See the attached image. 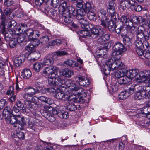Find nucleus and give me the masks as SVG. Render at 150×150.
<instances>
[{
    "label": "nucleus",
    "instance_id": "f257e3e1",
    "mask_svg": "<svg viewBox=\"0 0 150 150\" xmlns=\"http://www.w3.org/2000/svg\"><path fill=\"white\" fill-rule=\"evenodd\" d=\"M60 87L59 88L57 89L55 94V97L57 99L64 101L70 100L74 102L78 100V99L72 97L73 95L71 92L69 90V87Z\"/></svg>",
    "mask_w": 150,
    "mask_h": 150
},
{
    "label": "nucleus",
    "instance_id": "f03ea898",
    "mask_svg": "<svg viewBox=\"0 0 150 150\" xmlns=\"http://www.w3.org/2000/svg\"><path fill=\"white\" fill-rule=\"evenodd\" d=\"M48 84L50 86H57L62 87L69 86L71 80H64L59 77L51 76L48 79Z\"/></svg>",
    "mask_w": 150,
    "mask_h": 150
},
{
    "label": "nucleus",
    "instance_id": "7ed1b4c3",
    "mask_svg": "<svg viewBox=\"0 0 150 150\" xmlns=\"http://www.w3.org/2000/svg\"><path fill=\"white\" fill-rule=\"evenodd\" d=\"M71 84L69 86H68L69 90L70 91V92L72 93V94L73 95V97L76 98L74 97L76 94H77L78 96H81V97H85L87 96V93L86 92V91L82 88H79V87L76 86L75 84L71 81ZM78 99V101H79L80 100L79 98H76Z\"/></svg>",
    "mask_w": 150,
    "mask_h": 150
},
{
    "label": "nucleus",
    "instance_id": "20e7f679",
    "mask_svg": "<svg viewBox=\"0 0 150 150\" xmlns=\"http://www.w3.org/2000/svg\"><path fill=\"white\" fill-rule=\"evenodd\" d=\"M136 79L138 80L144 82L147 84L146 86L150 87V71L146 70L141 71L139 73L138 76Z\"/></svg>",
    "mask_w": 150,
    "mask_h": 150
},
{
    "label": "nucleus",
    "instance_id": "39448f33",
    "mask_svg": "<svg viewBox=\"0 0 150 150\" xmlns=\"http://www.w3.org/2000/svg\"><path fill=\"white\" fill-rule=\"evenodd\" d=\"M24 91L25 93L23 97L27 101L30 100L34 95L39 93V89L34 88L30 86L24 88Z\"/></svg>",
    "mask_w": 150,
    "mask_h": 150
},
{
    "label": "nucleus",
    "instance_id": "423d86ee",
    "mask_svg": "<svg viewBox=\"0 0 150 150\" xmlns=\"http://www.w3.org/2000/svg\"><path fill=\"white\" fill-rule=\"evenodd\" d=\"M126 32H123L122 31V33L121 35L122 37H123V41L125 44L128 47L131 45L132 44L131 39L133 36V31H127L125 30Z\"/></svg>",
    "mask_w": 150,
    "mask_h": 150
},
{
    "label": "nucleus",
    "instance_id": "0eeeda50",
    "mask_svg": "<svg viewBox=\"0 0 150 150\" xmlns=\"http://www.w3.org/2000/svg\"><path fill=\"white\" fill-rule=\"evenodd\" d=\"M79 22L81 28L84 30L81 31L80 36L83 38H86V36L91 37L90 33L88 31L86 30L89 28L88 22L83 19L81 20H79Z\"/></svg>",
    "mask_w": 150,
    "mask_h": 150
},
{
    "label": "nucleus",
    "instance_id": "6e6552de",
    "mask_svg": "<svg viewBox=\"0 0 150 150\" xmlns=\"http://www.w3.org/2000/svg\"><path fill=\"white\" fill-rule=\"evenodd\" d=\"M137 5L135 0H123L120 2V7L123 10H126L129 8L133 10L134 6Z\"/></svg>",
    "mask_w": 150,
    "mask_h": 150
},
{
    "label": "nucleus",
    "instance_id": "1a4fd4ad",
    "mask_svg": "<svg viewBox=\"0 0 150 150\" xmlns=\"http://www.w3.org/2000/svg\"><path fill=\"white\" fill-rule=\"evenodd\" d=\"M104 32V30L99 25H96L91 30L90 36L93 39H95L99 35H102Z\"/></svg>",
    "mask_w": 150,
    "mask_h": 150
},
{
    "label": "nucleus",
    "instance_id": "9d476101",
    "mask_svg": "<svg viewBox=\"0 0 150 150\" xmlns=\"http://www.w3.org/2000/svg\"><path fill=\"white\" fill-rule=\"evenodd\" d=\"M148 88L146 86L139 87V90L137 91L134 96L135 99L136 100H140L146 96L147 91L149 90L147 89Z\"/></svg>",
    "mask_w": 150,
    "mask_h": 150
},
{
    "label": "nucleus",
    "instance_id": "9b49d317",
    "mask_svg": "<svg viewBox=\"0 0 150 150\" xmlns=\"http://www.w3.org/2000/svg\"><path fill=\"white\" fill-rule=\"evenodd\" d=\"M75 79L80 86L83 87L88 86L90 83L88 79L83 76H76L75 78Z\"/></svg>",
    "mask_w": 150,
    "mask_h": 150
},
{
    "label": "nucleus",
    "instance_id": "f8f14e48",
    "mask_svg": "<svg viewBox=\"0 0 150 150\" xmlns=\"http://www.w3.org/2000/svg\"><path fill=\"white\" fill-rule=\"evenodd\" d=\"M25 33L30 40H33L38 38L40 33L37 30H33L32 29H28L25 31Z\"/></svg>",
    "mask_w": 150,
    "mask_h": 150
},
{
    "label": "nucleus",
    "instance_id": "ddd939ff",
    "mask_svg": "<svg viewBox=\"0 0 150 150\" xmlns=\"http://www.w3.org/2000/svg\"><path fill=\"white\" fill-rule=\"evenodd\" d=\"M134 87L132 86L128 89L121 92L118 95V98L121 100L125 99L134 93Z\"/></svg>",
    "mask_w": 150,
    "mask_h": 150
},
{
    "label": "nucleus",
    "instance_id": "4468645a",
    "mask_svg": "<svg viewBox=\"0 0 150 150\" xmlns=\"http://www.w3.org/2000/svg\"><path fill=\"white\" fill-rule=\"evenodd\" d=\"M82 3H77L76 5L77 9L76 10L78 13L77 19L79 20L83 19V17L85 15L84 6Z\"/></svg>",
    "mask_w": 150,
    "mask_h": 150
},
{
    "label": "nucleus",
    "instance_id": "2eb2a0df",
    "mask_svg": "<svg viewBox=\"0 0 150 150\" xmlns=\"http://www.w3.org/2000/svg\"><path fill=\"white\" fill-rule=\"evenodd\" d=\"M55 57V54H51L48 55L45 58L43 61V64L45 66L50 65L54 62V58Z\"/></svg>",
    "mask_w": 150,
    "mask_h": 150
},
{
    "label": "nucleus",
    "instance_id": "dca6fc26",
    "mask_svg": "<svg viewBox=\"0 0 150 150\" xmlns=\"http://www.w3.org/2000/svg\"><path fill=\"white\" fill-rule=\"evenodd\" d=\"M115 4L113 1H112L109 3L108 6V7L107 12L110 15L112 18L115 14Z\"/></svg>",
    "mask_w": 150,
    "mask_h": 150
},
{
    "label": "nucleus",
    "instance_id": "f3484780",
    "mask_svg": "<svg viewBox=\"0 0 150 150\" xmlns=\"http://www.w3.org/2000/svg\"><path fill=\"white\" fill-rule=\"evenodd\" d=\"M61 75L66 77L70 78L74 75L73 71L71 69L65 68L60 71Z\"/></svg>",
    "mask_w": 150,
    "mask_h": 150
},
{
    "label": "nucleus",
    "instance_id": "a211bd4d",
    "mask_svg": "<svg viewBox=\"0 0 150 150\" xmlns=\"http://www.w3.org/2000/svg\"><path fill=\"white\" fill-rule=\"evenodd\" d=\"M17 115H10L8 117L6 118V121L8 123H10L11 125H14V127H16L17 125Z\"/></svg>",
    "mask_w": 150,
    "mask_h": 150
},
{
    "label": "nucleus",
    "instance_id": "6ab92c4d",
    "mask_svg": "<svg viewBox=\"0 0 150 150\" xmlns=\"http://www.w3.org/2000/svg\"><path fill=\"white\" fill-rule=\"evenodd\" d=\"M124 65L123 63L120 59L117 58L115 59L114 63L113 64L114 69H117L118 68L120 69H123Z\"/></svg>",
    "mask_w": 150,
    "mask_h": 150
},
{
    "label": "nucleus",
    "instance_id": "aec40b11",
    "mask_svg": "<svg viewBox=\"0 0 150 150\" xmlns=\"http://www.w3.org/2000/svg\"><path fill=\"white\" fill-rule=\"evenodd\" d=\"M139 70L137 69H134L129 70V72L128 71L127 75L131 80L132 78L135 77L136 79L137 76H138Z\"/></svg>",
    "mask_w": 150,
    "mask_h": 150
},
{
    "label": "nucleus",
    "instance_id": "412c9836",
    "mask_svg": "<svg viewBox=\"0 0 150 150\" xmlns=\"http://www.w3.org/2000/svg\"><path fill=\"white\" fill-rule=\"evenodd\" d=\"M113 50L119 51L123 53L126 51V49L125 48L123 44L118 42L115 44L113 47Z\"/></svg>",
    "mask_w": 150,
    "mask_h": 150
},
{
    "label": "nucleus",
    "instance_id": "4be33fe9",
    "mask_svg": "<svg viewBox=\"0 0 150 150\" xmlns=\"http://www.w3.org/2000/svg\"><path fill=\"white\" fill-rule=\"evenodd\" d=\"M130 81V79L128 77L127 75L126 76L125 75L117 79L118 83L120 84H126Z\"/></svg>",
    "mask_w": 150,
    "mask_h": 150
},
{
    "label": "nucleus",
    "instance_id": "5701e85b",
    "mask_svg": "<svg viewBox=\"0 0 150 150\" xmlns=\"http://www.w3.org/2000/svg\"><path fill=\"white\" fill-rule=\"evenodd\" d=\"M21 76L24 79H28L30 78L32 75L31 71L28 69H23L21 72Z\"/></svg>",
    "mask_w": 150,
    "mask_h": 150
},
{
    "label": "nucleus",
    "instance_id": "b1692460",
    "mask_svg": "<svg viewBox=\"0 0 150 150\" xmlns=\"http://www.w3.org/2000/svg\"><path fill=\"white\" fill-rule=\"evenodd\" d=\"M66 11L67 12V14H69V16H76L77 18L78 13L76 10H75L73 7L71 6H68L67 9Z\"/></svg>",
    "mask_w": 150,
    "mask_h": 150
},
{
    "label": "nucleus",
    "instance_id": "393cba45",
    "mask_svg": "<svg viewBox=\"0 0 150 150\" xmlns=\"http://www.w3.org/2000/svg\"><path fill=\"white\" fill-rule=\"evenodd\" d=\"M84 10L85 12V15L86 13L91 11L94 8L93 5L89 2H86L84 6Z\"/></svg>",
    "mask_w": 150,
    "mask_h": 150
},
{
    "label": "nucleus",
    "instance_id": "a878e982",
    "mask_svg": "<svg viewBox=\"0 0 150 150\" xmlns=\"http://www.w3.org/2000/svg\"><path fill=\"white\" fill-rule=\"evenodd\" d=\"M30 100L29 101H27L28 102L27 103H26V105L25 108L28 111V110L32 112L33 110L36 109L37 107V106H34L35 105L34 103L31 102Z\"/></svg>",
    "mask_w": 150,
    "mask_h": 150
},
{
    "label": "nucleus",
    "instance_id": "bb28decb",
    "mask_svg": "<svg viewBox=\"0 0 150 150\" xmlns=\"http://www.w3.org/2000/svg\"><path fill=\"white\" fill-rule=\"evenodd\" d=\"M133 21L129 19L128 18L125 24H126V25L127 26V28L129 29L130 31H133L135 29L134 27L133 26V24L132 22Z\"/></svg>",
    "mask_w": 150,
    "mask_h": 150
},
{
    "label": "nucleus",
    "instance_id": "cd10ccee",
    "mask_svg": "<svg viewBox=\"0 0 150 150\" xmlns=\"http://www.w3.org/2000/svg\"><path fill=\"white\" fill-rule=\"evenodd\" d=\"M136 37L137 39L142 40L143 42H146L149 40V37L146 35H144L142 33H137Z\"/></svg>",
    "mask_w": 150,
    "mask_h": 150
},
{
    "label": "nucleus",
    "instance_id": "c85d7f7f",
    "mask_svg": "<svg viewBox=\"0 0 150 150\" xmlns=\"http://www.w3.org/2000/svg\"><path fill=\"white\" fill-rule=\"evenodd\" d=\"M45 112L46 113H47V115L50 114L56 115L57 114V110L54 109L51 107H46L45 108Z\"/></svg>",
    "mask_w": 150,
    "mask_h": 150
},
{
    "label": "nucleus",
    "instance_id": "c756f323",
    "mask_svg": "<svg viewBox=\"0 0 150 150\" xmlns=\"http://www.w3.org/2000/svg\"><path fill=\"white\" fill-rule=\"evenodd\" d=\"M17 123L21 126H23L26 124V120H27L25 118L20 115H17Z\"/></svg>",
    "mask_w": 150,
    "mask_h": 150
},
{
    "label": "nucleus",
    "instance_id": "7c9ffc66",
    "mask_svg": "<svg viewBox=\"0 0 150 150\" xmlns=\"http://www.w3.org/2000/svg\"><path fill=\"white\" fill-rule=\"evenodd\" d=\"M126 70L125 69H121L120 71H117L115 74L116 77L119 79L126 74Z\"/></svg>",
    "mask_w": 150,
    "mask_h": 150
},
{
    "label": "nucleus",
    "instance_id": "2f4dec72",
    "mask_svg": "<svg viewBox=\"0 0 150 150\" xmlns=\"http://www.w3.org/2000/svg\"><path fill=\"white\" fill-rule=\"evenodd\" d=\"M2 115L3 116L5 117L6 118L8 117L11 115L10 108L8 107H6L3 111Z\"/></svg>",
    "mask_w": 150,
    "mask_h": 150
},
{
    "label": "nucleus",
    "instance_id": "473e14b6",
    "mask_svg": "<svg viewBox=\"0 0 150 150\" xmlns=\"http://www.w3.org/2000/svg\"><path fill=\"white\" fill-rule=\"evenodd\" d=\"M23 61H24L23 57H16L14 61V65L16 67H19L22 64Z\"/></svg>",
    "mask_w": 150,
    "mask_h": 150
},
{
    "label": "nucleus",
    "instance_id": "72a5a7b5",
    "mask_svg": "<svg viewBox=\"0 0 150 150\" xmlns=\"http://www.w3.org/2000/svg\"><path fill=\"white\" fill-rule=\"evenodd\" d=\"M106 14V10L103 9H100L98 13V17L100 19H105Z\"/></svg>",
    "mask_w": 150,
    "mask_h": 150
},
{
    "label": "nucleus",
    "instance_id": "f704fd0d",
    "mask_svg": "<svg viewBox=\"0 0 150 150\" xmlns=\"http://www.w3.org/2000/svg\"><path fill=\"white\" fill-rule=\"evenodd\" d=\"M16 105L20 110H21L22 111V112H28L25 108L24 107L23 103H22L21 101H18L17 102Z\"/></svg>",
    "mask_w": 150,
    "mask_h": 150
},
{
    "label": "nucleus",
    "instance_id": "c9c22d12",
    "mask_svg": "<svg viewBox=\"0 0 150 150\" xmlns=\"http://www.w3.org/2000/svg\"><path fill=\"white\" fill-rule=\"evenodd\" d=\"M115 26V25H114V21H112L110 20L108 23V30L111 32L114 31Z\"/></svg>",
    "mask_w": 150,
    "mask_h": 150
},
{
    "label": "nucleus",
    "instance_id": "e433bc0d",
    "mask_svg": "<svg viewBox=\"0 0 150 150\" xmlns=\"http://www.w3.org/2000/svg\"><path fill=\"white\" fill-rule=\"evenodd\" d=\"M38 42H37V43H35L34 42H32L31 43H30L27 46V50L28 51H33L34 48L38 46Z\"/></svg>",
    "mask_w": 150,
    "mask_h": 150
},
{
    "label": "nucleus",
    "instance_id": "4c0bfd02",
    "mask_svg": "<svg viewBox=\"0 0 150 150\" xmlns=\"http://www.w3.org/2000/svg\"><path fill=\"white\" fill-rule=\"evenodd\" d=\"M113 69V67H112L105 64L103 68V71L105 74L107 75L110 74L111 69Z\"/></svg>",
    "mask_w": 150,
    "mask_h": 150
},
{
    "label": "nucleus",
    "instance_id": "58836bf2",
    "mask_svg": "<svg viewBox=\"0 0 150 150\" xmlns=\"http://www.w3.org/2000/svg\"><path fill=\"white\" fill-rule=\"evenodd\" d=\"M112 53V58L114 59H120L121 57V55L122 52L116 50H113Z\"/></svg>",
    "mask_w": 150,
    "mask_h": 150
},
{
    "label": "nucleus",
    "instance_id": "ea45409f",
    "mask_svg": "<svg viewBox=\"0 0 150 150\" xmlns=\"http://www.w3.org/2000/svg\"><path fill=\"white\" fill-rule=\"evenodd\" d=\"M42 67V64L40 63L37 62L33 64V69L34 70L37 72H38Z\"/></svg>",
    "mask_w": 150,
    "mask_h": 150
},
{
    "label": "nucleus",
    "instance_id": "a19ab883",
    "mask_svg": "<svg viewBox=\"0 0 150 150\" xmlns=\"http://www.w3.org/2000/svg\"><path fill=\"white\" fill-rule=\"evenodd\" d=\"M9 40L10 41L9 44L11 48H14L18 43L17 39L16 38H13V39Z\"/></svg>",
    "mask_w": 150,
    "mask_h": 150
},
{
    "label": "nucleus",
    "instance_id": "79ce46f5",
    "mask_svg": "<svg viewBox=\"0 0 150 150\" xmlns=\"http://www.w3.org/2000/svg\"><path fill=\"white\" fill-rule=\"evenodd\" d=\"M87 16L88 18L91 21H95L97 18V17L95 14L93 12L90 11L88 13H87Z\"/></svg>",
    "mask_w": 150,
    "mask_h": 150
},
{
    "label": "nucleus",
    "instance_id": "37998d69",
    "mask_svg": "<svg viewBox=\"0 0 150 150\" xmlns=\"http://www.w3.org/2000/svg\"><path fill=\"white\" fill-rule=\"evenodd\" d=\"M61 42L62 41L60 40L57 39L49 42V43L50 45L53 46L55 45H59L61 43Z\"/></svg>",
    "mask_w": 150,
    "mask_h": 150
},
{
    "label": "nucleus",
    "instance_id": "c03bdc74",
    "mask_svg": "<svg viewBox=\"0 0 150 150\" xmlns=\"http://www.w3.org/2000/svg\"><path fill=\"white\" fill-rule=\"evenodd\" d=\"M140 111L141 112L140 114H142V115L145 114L146 115L150 112V108L149 106L144 107Z\"/></svg>",
    "mask_w": 150,
    "mask_h": 150
},
{
    "label": "nucleus",
    "instance_id": "a18cd8bd",
    "mask_svg": "<svg viewBox=\"0 0 150 150\" xmlns=\"http://www.w3.org/2000/svg\"><path fill=\"white\" fill-rule=\"evenodd\" d=\"M45 2L47 5L49 6L53 5V4H59V1H57V0H46Z\"/></svg>",
    "mask_w": 150,
    "mask_h": 150
},
{
    "label": "nucleus",
    "instance_id": "49530a36",
    "mask_svg": "<svg viewBox=\"0 0 150 150\" xmlns=\"http://www.w3.org/2000/svg\"><path fill=\"white\" fill-rule=\"evenodd\" d=\"M143 42L142 40L137 39L135 42V44L136 47H142L143 46Z\"/></svg>",
    "mask_w": 150,
    "mask_h": 150
},
{
    "label": "nucleus",
    "instance_id": "de8ad7c7",
    "mask_svg": "<svg viewBox=\"0 0 150 150\" xmlns=\"http://www.w3.org/2000/svg\"><path fill=\"white\" fill-rule=\"evenodd\" d=\"M67 5L65 2H64L62 3L59 6V9L61 11L63 12H65L66 11Z\"/></svg>",
    "mask_w": 150,
    "mask_h": 150
},
{
    "label": "nucleus",
    "instance_id": "09e8293b",
    "mask_svg": "<svg viewBox=\"0 0 150 150\" xmlns=\"http://www.w3.org/2000/svg\"><path fill=\"white\" fill-rule=\"evenodd\" d=\"M33 57L31 59V60H37L40 57V54L38 52H34L33 53Z\"/></svg>",
    "mask_w": 150,
    "mask_h": 150
},
{
    "label": "nucleus",
    "instance_id": "8fccbe9b",
    "mask_svg": "<svg viewBox=\"0 0 150 150\" xmlns=\"http://www.w3.org/2000/svg\"><path fill=\"white\" fill-rule=\"evenodd\" d=\"M67 16H64V21L66 23H71L72 20V16H69V14H67Z\"/></svg>",
    "mask_w": 150,
    "mask_h": 150
},
{
    "label": "nucleus",
    "instance_id": "3c124183",
    "mask_svg": "<svg viewBox=\"0 0 150 150\" xmlns=\"http://www.w3.org/2000/svg\"><path fill=\"white\" fill-rule=\"evenodd\" d=\"M49 38L48 36H45L41 38L40 39L41 43L43 44H46L49 41Z\"/></svg>",
    "mask_w": 150,
    "mask_h": 150
},
{
    "label": "nucleus",
    "instance_id": "603ef678",
    "mask_svg": "<svg viewBox=\"0 0 150 150\" xmlns=\"http://www.w3.org/2000/svg\"><path fill=\"white\" fill-rule=\"evenodd\" d=\"M115 30L114 31H115L117 33H120L121 31H122H122L124 33V32H126L125 30L127 29V28H126L125 29L123 30V28H124V27L123 26H120V27H117V26H115Z\"/></svg>",
    "mask_w": 150,
    "mask_h": 150
},
{
    "label": "nucleus",
    "instance_id": "864d4df0",
    "mask_svg": "<svg viewBox=\"0 0 150 150\" xmlns=\"http://www.w3.org/2000/svg\"><path fill=\"white\" fill-rule=\"evenodd\" d=\"M43 89L44 91H42V92L44 93L46 92H49L50 93H54L56 91L55 89L52 88H44Z\"/></svg>",
    "mask_w": 150,
    "mask_h": 150
},
{
    "label": "nucleus",
    "instance_id": "5fc2aeb1",
    "mask_svg": "<svg viewBox=\"0 0 150 150\" xmlns=\"http://www.w3.org/2000/svg\"><path fill=\"white\" fill-rule=\"evenodd\" d=\"M67 108L70 111H75L77 109L74 103H71L68 105Z\"/></svg>",
    "mask_w": 150,
    "mask_h": 150
},
{
    "label": "nucleus",
    "instance_id": "6e6d98bb",
    "mask_svg": "<svg viewBox=\"0 0 150 150\" xmlns=\"http://www.w3.org/2000/svg\"><path fill=\"white\" fill-rule=\"evenodd\" d=\"M115 59L112 57L106 62L105 65L110 66L112 67H113V64L114 63Z\"/></svg>",
    "mask_w": 150,
    "mask_h": 150
},
{
    "label": "nucleus",
    "instance_id": "4d7b16f0",
    "mask_svg": "<svg viewBox=\"0 0 150 150\" xmlns=\"http://www.w3.org/2000/svg\"><path fill=\"white\" fill-rule=\"evenodd\" d=\"M55 55H57V56L60 57L68 54L67 51H58L55 52Z\"/></svg>",
    "mask_w": 150,
    "mask_h": 150
},
{
    "label": "nucleus",
    "instance_id": "13d9d810",
    "mask_svg": "<svg viewBox=\"0 0 150 150\" xmlns=\"http://www.w3.org/2000/svg\"><path fill=\"white\" fill-rule=\"evenodd\" d=\"M57 114L60 117L64 119H66L68 117V113L66 112H58V113L57 112Z\"/></svg>",
    "mask_w": 150,
    "mask_h": 150
},
{
    "label": "nucleus",
    "instance_id": "bf43d9fd",
    "mask_svg": "<svg viewBox=\"0 0 150 150\" xmlns=\"http://www.w3.org/2000/svg\"><path fill=\"white\" fill-rule=\"evenodd\" d=\"M10 31H8L5 34V37L6 39L8 40H10L12 39L14 37L12 33H10Z\"/></svg>",
    "mask_w": 150,
    "mask_h": 150
},
{
    "label": "nucleus",
    "instance_id": "052dcab7",
    "mask_svg": "<svg viewBox=\"0 0 150 150\" xmlns=\"http://www.w3.org/2000/svg\"><path fill=\"white\" fill-rule=\"evenodd\" d=\"M51 68H52L51 70V75L54 74L56 75L57 74V71L58 68L56 66H51Z\"/></svg>",
    "mask_w": 150,
    "mask_h": 150
},
{
    "label": "nucleus",
    "instance_id": "680f3d73",
    "mask_svg": "<svg viewBox=\"0 0 150 150\" xmlns=\"http://www.w3.org/2000/svg\"><path fill=\"white\" fill-rule=\"evenodd\" d=\"M141 19L142 18L140 16L137 17L136 16L133 15L132 21L136 24L139 23Z\"/></svg>",
    "mask_w": 150,
    "mask_h": 150
},
{
    "label": "nucleus",
    "instance_id": "e2e57ef3",
    "mask_svg": "<svg viewBox=\"0 0 150 150\" xmlns=\"http://www.w3.org/2000/svg\"><path fill=\"white\" fill-rule=\"evenodd\" d=\"M64 63L66 66L71 67L74 63V61L71 59H68L65 61Z\"/></svg>",
    "mask_w": 150,
    "mask_h": 150
},
{
    "label": "nucleus",
    "instance_id": "0e129e2a",
    "mask_svg": "<svg viewBox=\"0 0 150 150\" xmlns=\"http://www.w3.org/2000/svg\"><path fill=\"white\" fill-rule=\"evenodd\" d=\"M54 115H53L52 114H48L46 117L50 121L53 122L55 120V117Z\"/></svg>",
    "mask_w": 150,
    "mask_h": 150
},
{
    "label": "nucleus",
    "instance_id": "69168bd1",
    "mask_svg": "<svg viewBox=\"0 0 150 150\" xmlns=\"http://www.w3.org/2000/svg\"><path fill=\"white\" fill-rule=\"evenodd\" d=\"M52 68H51V66L48 67H46L45 68L43 71V73L44 74H47L49 75H51V70Z\"/></svg>",
    "mask_w": 150,
    "mask_h": 150
},
{
    "label": "nucleus",
    "instance_id": "338daca9",
    "mask_svg": "<svg viewBox=\"0 0 150 150\" xmlns=\"http://www.w3.org/2000/svg\"><path fill=\"white\" fill-rule=\"evenodd\" d=\"M16 23L14 20H12L8 24V27L12 29H14V28L16 26Z\"/></svg>",
    "mask_w": 150,
    "mask_h": 150
},
{
    "label": "nucleus",
    "instance_id": "774afa93",
    "mask_svg": "<svg viewBox=\"0 0 150 150\" xmlns=\"http://www.w3.org/2000/svg\"><path fill=\"white\" fill-rule=\"evenodd\" d=\"M143 55L146 59H150V52L149 51L147 50H145Z\"/></svg>",
    "mask_w": 150,
    "mask_h": 150
}]
</instances>
